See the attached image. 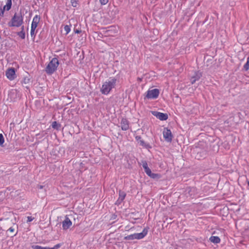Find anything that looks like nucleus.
<instances>
[{
    "instance_id": "5701e85b",
    "label": "nucleus",
    "mask_w": 249,
    "mask_h": 249,
    "mask_svg": "<svg viewBox=\"0 0 249 249\" xmlns=\"http://www.w3.org/2000/svg\"><path fill=\"white\" fill-rule=\"evenodd\" d=\"M4 142V138L2 134H0V146L3 147V143Z\"/></svg>"
},
{
    "instance_id": "79ce46f5",
    "label": "nucleus",
    "mask_w": 249,
    "mask_h": 249,
    "mask_svg": "<svg viewBox=\"0 0 249 249\" xmlns=\"http://www.w3.org/2000/svg\"><path fill=\"white\" fill-rule=\"evenodd\" d=\"M199 240H200V239H198V238H197V239H196V240L197 242H199V241H199Z\"/></svg>"
},
{
    "instance_id": "2f4dec72",
    "label": "nucleus",
    "mask_w": 249,
    "mask_h": 249,
    "mask_svg": "<svg viewBox=\"0 0 249 249\" xmlns=\"http://www.w3.org/2000/svg\"><path fill=\"white\" fill-rule=\"evenodd\" d=\"M244 69L247 71L249 69V63H245L244 66Z\"/></svg>"
},
{
    "instance_id": "393cba45",
    "label": "nucleus",
    "mask_w": 249,
    "mask_h": 249,
    "mask_svg": "<svg viewBox=\"0 0 249 249\" xmlns=\"http://www.w3.org/2000/svg\"><path fill=\"white\" fill-rule=\"evenodd\" d=\"M71 5L74 7H76L78 5V1L76 0H71Z\"/></svg>"
},
{
    "instance_id": "aec40b11",
    "label": "nucleus",
    "mask_w": 249,
    "mask_h": 249,
    "mask_svg": "<svg viewBox=\"0 0 249 249\" xmlns=\"http://www.w3.org/2000/svg\"><path fill=\"white\" fill-rule=\"evenodd\" d=\"M52 126L53 129L58 130L61 127V124L59 123H57V122L54 121L52 124Z\"/></svg>"
},
{
    "instance_id": "1a4fd4ad",
    "label": "nucleus",
    "mask_w": 249,
    "mask_h": 249,
    "mask_svg": "<svg viewBox=\"0 0 249 249\" xmlns=\"http://www.w3.org/2000/svg\"><path fill=\"white\" fill-rule=\"evenodd\" d=\"M62 245H63L62 243H59V244L55 245L53 248H50L48 247H41L39 245H32V248L33 249H58L62 246Z\"/></svg>"
},
{
    "instance_id": "f257e3e1",
    "label": "nucleus",
    "mask_w": 249,
    "mask_h": 249,
    "mask_svg": "<svg viewBox=\"0 0 249 249\" xmlns=\"http://www.w3.org/2000/svg\"><path fill=\"white\" fill-rule=\"evenodd\" d=\"M117 79L114 77H110L105 82L100 89L101 93L104 95L108 94L116 84Z\"/></svg>"
},
{
    "instance_id": "f704fd0d",
    "label": "nucleus",
    "mask_w": 249,
    "mask_h": 249,
    "mask_svg": "<svg viewBox=\"0 0 249 249\" xmlns=\"http://www.w3.org/2000/svg\"><path fill=\"white\" fill-rule=\"evenodd\" d=\"M34 218L32 217V216H28L27 217V222H30L34 220Z\"/></svg>"
},
{
    "instance_id": "ddd939ff",
    "label": "nucleus",
    "mask_w": 249,
    "mask_h": 249,
    "mask_svg": "<svg viewBox=\"0 0 249 249\" xmlns=\"http://www.w3.org/2000/svg\"><path fill=\"white\" fill-rule=\"evenodd\" d=\"M62 228L64 230H67L72 225V222L70 219L67 216L65 217L64 220L62 222Z\"/></svg>"
},
{
    "instance_id": "c756f323",
    "label": "nucleus",
    "mask_w": 249,
    "mask_h": 249,
    "mask_svg": "<svg viewBox=\"0 0 249 249\" xmlns=\"http://www.w3.org/2000/svg\"><path fill=\"white\" fill-rule=\"evenodd\" d=\"M4 11L3 7L2 8L0 9V17H2L4 16Z\"/></svg>"
},
{
    "instance_id": "412c9836",
    "label": "nucleus",
    "mask_w": 249,
    "mask_h": 249,
    "mask_svg": "<svg viewBox=\"0 0 249 249\" xmlns=\"http://www.w3.org/2000/svg\"><path fill=\"white\" fill-rule=\"evenodd\" d=\"M149 177L153 179H159L160 178L161 176L159 174L153 173L151 172L150 176H149Z\"/></svg>"
},
{
    "instance_id": "f3484780",
    "label": "nucleus",
    "mask_w": 249,
    "mask_h": 249,
    "mask_svg": "<svg viewBox=\"0 0 249 249\" xmlns=\"http://www.w3.org/2000/svg\"><path fill=\"white\" fill-rule=\"evenodd\" d=\"M139 144L140 145L142 146L143 147H145L147 149H150L152 148V146L148 143H146L143 140H141L139 142Z\"/></svg>"
},
{
    "instance_id": "f03ea898",
    "label": "nucleus",
    "mask_w": 249,
    "mask_h": 249,
    "mask_svg": "<svg viewBox=\"0 0 249 249\" xmlns=\"http://www.w3.org/2000/svg\"><path fill=\"white\" fill-rule=\"evenodd\" d=\"M23 22V17L20 13H15L11 18L10 22H8L9 27H20Z\"/></svg>"
},
{
    "instance_id": "c03bdc74",
    "label": "nucleus",
    "mask_w": 249,
    "mask_h": 249,
    "mask_svg": "<svg viewBox=\"0 0 249 249\" xmlns=\"http://www.w3.org/2000/svg\"><path fill=\"white\" fill-rule=\"evenodd\" d=\"M248 186L249 187V181L248 182Z\"/></svg>"
},
{
    "instance_id": "ea45409f",
    "label": "nucleus",
    "mask_w": 249,
    "mask_h": 249,
    "mask_svg": "<svg viewBox=\"0 0 249 249\" xmlns=\"http://www.w3.org/2000/svg\"><path fill=\"white\" fill-rule=\"evenodd\" d=\"M75 33H77V34H78V33H80V31H79V30H76V31H75Z\"/></svg>"
},
{
    "instance_id": "bb28decb",
    "label": "nucleus",
    "mask_w": 249,
    "mask_h": 249,
    "mask_svg": "<svg viewBox=\"0 0 249 249\" xmlns=\"http://www.w3.org/2000/svg\"><path fill=\"white\" fill-rule=\"evenodd\" d=\"M144 172L146 173V174L149 176H150V174L151 173V171L150 170V169L148 167V168H146L144 169Z\"/></svg>"
},
{
    "instance_id": "39448f33",
    "label": "nucleus",
    "mask_w": 249,
    "mask_h": 249,
    "mask_svg": "<svg viewBox=\"0 0 249 249\" xmlns=\"http://www.w3.org/2000/svg\"><path fill=\"white\" fill-rule=\"evenodd\" d=\"M59 63H48L45 68V71L48 75L52 74L56 70Z\"/></svg>"
},
{
    "instance_id": "c9c22d12",
    "label": "nucleus",
    "mask_w": 249,
    "mask_h": 249,
    "mask_svg": "<svg viewBox=\"0 0 249 249\" xmlns=\"http://www.w3.org/2000/svg\"><path fill=\"white\" fill-rule=\"evenodd\" d=\"M37 189L38 190H41V189H43V188H44V186L43 185H37Z\"/></svg>"
},
{
    "instance_id": "7ed1b4c3",
    "label": "nucleus",
    "mask_w": 249,
    "mask_h": 249,
    "mask_svg": "<svg viewBox=\"0 0 249 249\" xmlns=\"http://www.w3.org/2000/svg\"><path fill=\"white\" fill-rule=\"evenodd\" d=\"M40 17L38 15H36L32 22L31 27V32L30 34L32 37L35 38L36 35V30L38 26V23L40 21Z\"/></svg>"
},
{
    "instance_id": "a19ab883",
    "label": "nucleus",
    "mask_w": 249,
    "mask_h": 249,
    "mask_svg": "<svg viewBox=\"0 0 249 249\" xmlns=\"http://www.w3.org/2000/svg\"><path fill=\"white\" fill-rule=\"evenodd\" d=\"M138 80L139 81H142V79H141V78H139H139H138Z\"/></svg>"
},
{
    "instance_id": "20e7f679",
    "label": "nucleus",
    "mask_w": 249,
    "mask_h": 249,
    "mask_svg": "<svg viewBox=\"0 0 249 249\" xmlns=\"http://www.w3.org/2000/svg\"><path fill=\"white\" fill-rule=\"evenodd\" d=\"M146 93V95L144 98V99H145L146 98L148 99H157L159 97L160 90L158 89H154L151 90H148Z\"/></svg>"
},
{
    "instance_id": "c85d7f7f",
    "label": "nucleus",
    "mask_w": 249,
    "mask_h": 249,
    "mask_svg": "<svg viewBox=\"0 0 249 249\" xmlns=\"http://www.w3.org/2000/svg\"><path fill=\"white\" fill-rule=\"evenodd\" d=\"M100 3L101 5H106L108 2V0H99Z\"/></svg>"
},
{
    "instance_id": "e433bc0d",
    "label": "nucleus",
    "mask_w": 249,
    "mask_h": 249,
    "mask_svg": "<svg viewBox=\"0 0 249 249\" xmlns=\"http://www.w3.org/2000/svg\"><path fill=\"white\" fill-rule=\"evenodd\" d=\"M15 229L14 228H13V227H10L8 230L7 231H9L10 232H14Z\"/></svg>"
},
{
    "instance_id": "473e14b6",
    "label": "nucleus",
    "mask_w": 249,
    "mask_h": 249,
    "mask_svg": "<svg viewBox=\"0 0 249 249\" xmlns=\"http://www.w3.org/2000/svg\"><path fill=\"white\" fill-rule=\"evenodd\" d=\"M135 139L136 141L139 143V142L142 140V137L141 136H136Z\"/></svg>"
},
{
    "instance_id": "a18cd8bd",
    "label": "nucleus",
    "mask_w": 249,
    "mask_h": 249,
    "mask_svg": "<svg viewBox=\"0 0 249 249\" xmlns=\"http://www.w3.org/2000/svg\"><path fill=\"white\" fill-rule=\"evenodd\" d=\"M17 232L16 234H14V236H15L17 234Z\"/></svg>"
},
{
    "instance_id": "4be33fe9",
    "label": "nucleus",
    "mask_w": 249,
    "mask_h": 249,
    "mask_svg": "<svg viewBox=\"0 0 249 249\" xmlns=\"http://www.w3.org/2000/svg\"><path fill=\"white\" fill-rule=\"evenodd\" d=\"M31 82V79L29 76H26L24 78L22 84L24 85L29 84Z\"/></svg>"
},
{
    "instance_id": "2eb2a0df",
    "label": "nucleus",
    "mask_w": 249,
    "mask_h": 249,
    "mask_svg": "<svg viewBox=\"0 0 249 249\" xmlns=\"http://www.w3.org/2000/svg\"><path fill=\"white\" fill-rule=\"evenodd\" d=\"M210 241L214 244H217L220 242V238L217 236H212L210 239Z\"/></svg>"
},
{
    "instance_id": "9d476101",
    "label": "nucleus",
    "mask_w": 249,
    "mask_h": 249,
    "mask_svg": "<svg viewBox=\"0 0 249 249\" xmlns=\"http://www.w3.org/2000/svg\"><path fill=\"white\" fill-rule=\"evenodd\" d=\"M6 75L9 80H14L16 77L15 68H11L7 69V70L6 71Z\"/></svg>"
},
{
    "instance_id": "a878e982",
    "label": "nucleus",
    "mask_w": 249,
    "mask_h": 249,
    "mask_svg": "<svg viewBox=\"0 0 249 249\" xmlns=\"http://www.w3.org/2000/svg\"><path fill=\"white\" fill-rule=\"evenodd\" d=\"M142 165L143 169L148 168V164L146 160H142Z\"/></svg>"
},
{
    "instance_id": "37998d69",
    "label": "nucleus",
    "mask_w": 249,
    "mask_h": 249,
    "mask_svg": "<svg viewBox=\"0 0 249 249\" xmlns=\"http://www.w3.org/2000/svg\"><path fill=\"white\" fill-rule=\"evenodd\" d=\"M24 87H25V88H27V89H28V88H29V87H28V86H24Z\"/></svg>"
},
{
    "instance_id": "dca6fc26",
    "label": "nucleus",
    "mask_w": 249,
    "mask_h": 249,
    "mask_svg": "<svg viewBox=\"0 0 249 249\" xmlns=\"http://www.w3.org/2000/svg\"><path fill=\"white\" fill-rule=\"evenodd\" d=\"M12 0H7L6 5L3 6L4 10L9 11L12 6Z\"/></svg>"
},
{
    "instance_id": "a211bd4d",
    "label": "nucleus",
    "mask_w": 249,
    "mask_h": 249,
    "mask_svg": "<svg viewBox=\"0 0 249 249\" xmlns=\"http://www.w3.org/2000/svg\"><path fill=\"white\" fill-rule=\"evenodd\" d=\"M124 239L125 240H133L134 239H136V234L135 233L134 234L127 235L124 237Z\"/></svg>"
},
{
    "instance_id": "cd10ccee",
    "label": "nucleus",
    "mask_w": 249,
    "mask_h": 249,
    "mask_svg": "<svg viewBox=\"0 0 249 249\" xmlns=\"http://www.w3.org/2000/svg\"><path fill=\"white\" fill-rule=\"evenodd\" d=\"M18 35L19 36H20V37L22 39H24L25 37V33L22 31H21L20 32H19L18 33Z\"/></svg>"
},
{
    "instance_id": "0eeeda50",
    "label": "nucleus",
    "mask_w": 249,
    "mask_h": 249,
    "mask_svg": "<svg viewBox=\"0 0 249 249\" xmlns=\"http://www.w3.org/2000/svg\"><path fill=\"white\" fill-rule=\"evenodd\" d=\"M184 194L187 196L194 197L196 194V190L194 187H187L185 189Z\"/></svg>"
},
{
    "instance_id": "f8f14e48",
    "label": "nucleus",
    "mask_w": 249,
    "mask_h": 249,
    "mask_svg": "<svg viewBox=\"0 0 249 249\" xmlns=\"http://www.w3.org/2000/svg\"><path fill=\"white\" fill-rule=\"evenodd\" d=\"M120 124L122 129L124 131L127 130L129 128V122L126 118H122Z\"/></svg>"
},
{
    "instance_id": "72a5a7b5",
    "label": "nucleus",
    "mask_w": 249,
    "mask_h": 249,
    "mask_svg": "<svg viewBox=\"0 0 249 249\" xmlns=\"http://www.w3.org/2000/svg\"><path fill=\"white\" fill-rule=\"evenodd\" d=\"M123 201L118 198L115 202V204L117 205H120Z\"/></svg>"
},
{
    "instance_id": "4468645a",
    "label": "nucleus",
    "mask_w": 249,
    "mask_h": 249,
    "mask_svg": "<svg viewBox=\"0 0 249 249\" xmlns=\"http://www.w3.org/2000/svg\"><path fill=\"white\" fill-rule=\"evenodd\" d=\"M149 229V228L146 227L143 229L142 232L140 233H135L136 239H142L147 234Z\"/></svg>"
},
{
    "instance_id": "423d86ee",
    "label": "nucleus",
    "mask_w": 249,
    "mask_h": 249,
    "mask_svg": "<svg viewBox=\"0 0 249 249\" xmlns=\"http://www.w3.org/2000/svg\"><path fill=\"white\" fill-rule=\"evenodd\" d=\"M163 136L165 140L168 142H171L172 141L173 135L170 129L165 127L163 131Z\"/></svg>"
},
{
    "instance_id": "58836bf2",
    "label": "nucleus",
    "mask_w": 249,
    "mask_h": 249,
    "mask_svg": "<svg viewBox=\"0 0 249 249\" xmlns=\"http://www.w3.org/2000/svg\"><path fill=\"white\" fill-rule=\"evenodd\" d=\"M51 62H58V61H57V59H56V58H53V60L51 61Z\"/></svg>"
},
{
    "instance_id": "4c0bfd02",
    "label": "nucleus",
    "mask_w": 249,
    "mask_h": 249,
    "mask_svg": "<svg viewBox=\"0 0 249 249\" xmlns=\"http://www.w3.org/2000/svg\"><path fill=\"white\" fill-rule=\"evenodd\" d=\"M36 136L38 137V138H41L44 136V135H40V133L36 134Z\"/></svg>"
},
{
    "instance_id": "6ab92c4d",
    "label": "nucleus",
    "mask_w": 249,
    "mask_h": 249,
    "mask_svg": "<svg viewBox=\"0 0 249 249\" xmlns=\"http://www.w3.org/2000/svg\"><path fill=\"white\" fill-rule=\"evenodd\" d=\"M126 193L121 190L119 191V198L120 200H122L123 201L124 199L126 196Z\"/></svg>"
},
{
    "instance_id": "6e6552de",
    "label": "nucleus",
    "mask_w": 249,
    "mask_h": 249,
    "mask_svg": "<svg viewBox=\"0 0 249 249\" xmlns=\"http://www.w3.org/2000/svg\"><path fill=\"white\" fill-rule=\"evenodd\" d=\"M152 114L160 121H165L168 118V116L167 113L155 111H152Z\"/></svg>"
},
{
    "instance_id": "9b49d317",
    "label": "nucleus",
    "mask_w": 249,
    "mask_h": 249,
    "mask_svg": "<svg viewBox=\"0 0 249 249\" xmlns=\"http://www.w3.org/2000/svg\"><path fill=\"white\" fill-rule=\"evenodd\" d=\"M202 72L199 71H195L194 75L190 79L192 84H194L196 81H198L202 77Z\"/></svg>"
},
{
    "instance_id": "b1692460",
    "label": "nucleus",
    "mask_w": 249,
    "mask_h": 249,
    "mask_svg": "<svg viewBox=\"0 0 249 249\" xmlns=\"http://www.w3.org/2000/svg\"><path fill=\"white\" fill-rule=\"evenodd\" d=\"M64 31L66 32V35L68 34L71 31V27L69 25H65L64 28Z\"/></svg>"
},
{
    "instance_id": "7c9ffc66",
    "label": "nucleus",
    "mask_w": 249,
    "mask_h": 249,
    "mask_svg": "<svg viewBox=\"0 0 249 249\" xmlns=\"http://www.w3.org/2000/svg\"><path fill=\"white\" fill-rule=\"evenodd\" d=\"M17 91H16V90L11 91V92H10V94H9V96L11 98H12V97L13 95H17Z\"/></svg>"
}]
</instances>
